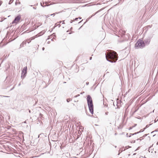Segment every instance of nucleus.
<instances>
[{
	"instance_id": "obj_21",
	"label": "nucleus",
	"mask_w": 158,
	"mask_h": 158,
	"mask_svg": "<svg viewBox=\"0 0 158 158\" xmlns=\"http://www.w3.org/2000/svg\"><path fill=\"white\" fill-rule=\"evenodd\" d=\"M158 144V142L157 143V144Z\"/></svg>"
},
{
	"instance_id": "obj_3",
	"label": "nucleus",
	"mask_w": 158,
	"mask_h": 158,
	"mask_svg": "<svg viewBox=\"0 0 158 158\" xmlns=\"http://www.w3.org/2000/svg\"><path fill=\"white\" fill-rule=\"evenodd\" d=\"M145 46V44L142 40H138L135 44V46L136 48H142Z\"/></svg>"
},
{
	"instance_id": "obj_4",
	"label": "nucleus",
	"mask_w": 158,
	"mask_h": 158,
	"mask_svg": "<svg viewBox=\"0 0 158 158\" xmlns=\"http://www.w3.org/2000/svg\"><path fill=\"white\" fill-rule=\"evenodd\" d=\"M27 73V67H24L21 73V78L23 79L26 77V74Z\"/></svg>"
},
{
	"instance_id": "obj_16",
	"label": "nucleus",
	"mask_w": 158,
	"mask_h": 158,
	"mask_svg": "<svg viewBox=\"0 0 158 158\" xmlns=\"http://www.w3.org/2000/svg\"><path fill=\"white\" fill-rule=\"evenodd\" d=\"M42 49H43V50H44V48H42Z\"/></svg>"
},
{
	"instance_id": "obj_19",
	"label": "nucleus",
	"mask_w": 158,
	"mask_h": 158,
	"mask_svg": "<svg viewBox=\"0 0 158 158\" xmlns=\"http://www.w3.org/2000/svg\"><path fill=\"white\" fill-rule=\"evenodd\" d=\"M79 18L80 19H81V17H79Z\"/></svg>"
},
{
	"instance_id": "obj_7",
	"label": "nucleus",
	"mask_w": 158,
	"mask_h": 158,
	"mask_svg": "<svg viewBox=\"0 0 158 158\" xmlns=\"http://www.w3.org/2000/svg\"><path fill=\"white\" fill-rule=\"evenodd\" d=\"M135 137H132L131 138V139H132V140H131V139L130 140L131 141V143H134L135 142V140H136V139H137L138 138H134Z\"/></svg>"
},
{
	"instance_id": "obj_12",
	"label": "nucleus",
	"mask_w": 158,
	"mask_h": 158,
	"mask_svg": "<svg viewBox=\"0 0 158 158\" xmlns=\"http://www.w3.org/2000/svg\"><path fill=\"white\" fill-rule=\"evenodd\" d=\"M60 12H56L55 13H54V14H55V15H56V14H58Z\"/></svg>"
},
{
	"instance_id": "obj_15",
	"label": "nucleus",
	"mask_w": 158,
	"mask_h": 158,
	"mask_svg": "<svg viewBox=\"0 0 158 158\" xmlns=\"http://www.w3.org/2000/svg\"><path fill=\"white\" fill-rule=\"evenodd\" d=\"M127 136H129V137H131V136H129V135L128 134V133H127Z\"/></svg>"
},
{
	"instance_id": "obj_6",
	"label": "nucleus",
	"mask_w": 158,
	"mask_h": 158,
	"mask_svg": "<svg viewBox=\"0 0 158 158\" xmlns=\"http://www.w3.org/2000/svg\"><path fill=\"white\" fill-rule=\"evenodd\" d=\"M37 37V35H36L35 36H33L32 37L30 38L29 39L27 40V41L28 43H29L31 42V41L34 39L35 38Z\"/></svg>"
},
{
	"instance_id": "obj_14",
	"label": "nucleus",
	"mask_w": 158,
	"mask_h": 158,
	"mask_svg": "<svg viewBox=\"0 0 158 158\" xmlns=\"http://www.w3.org/2000/svg\"><path fill=\"white\" fill-rule=\"evenodd\" d=\"M2 1H0V6L2 4Z\"/></svg>"
},
{
	"instance_id": "obj_11",
	"label": "nucleus",
	"mask_w": 158,
	"mask_h": 158,
	"mask_svg": "<svg viewBox=\"0 0 158 158\" xmlns=\"http://www.w3.org/2000/svg\"><path fill=\"white\" fill-rule=\"evenodd\" d=\"M45 16L46 17V18H48V17H49V15H45Z\"/></svg>"
},
{
	"instance_id": "obj_2",
	"label": "nucleus",
	"mask_w": 158,
	"mask_h": 158,
	"mask_svg": "<svg viewBox=\"0 0 158 158\" xmlns=\"http://www.w3.org/2000/svg\"><path fill=\"white\" fill-rule=\"evenodd\" d=\"M87 101L89 110L91 113L93 114L94 112V105L92 98L89 95L87 96Z\"/></svg>"
},
{
	"instance_id": "obj_9",
	"label": "nucleus",
	"mask_w": 158,
	"mask_h": 158,
	"mask_svg": "<svg viewBox=\"0 0 158 158\" xmlns=\"http://www.w3.org/2000/svg\"><path fill=\"white\" fill-rule=\"evenodd\" d=\"M136 124H135L133 126H131V127L128 128V129L129 130H130L131 129H132L133 127L136 126Z\"/></svg>"
},
{
	"instance_id": "obj_13",
	"label": "nucleus",
	"mask_w": 158,
	"mask_h": 158,
	"mask_svg": "<svg viewBox=\"0 0 158 158\" xmlns=\"http://www.w3.org/2000/svg\"><path fill=\"white\" fill-rule=\"evenodd\" d=\"M55 15V14L53 13V14H51L50 15H53V16H54Z\"/></svg>"
},
{
	"instance_id": "obj_8",
	"label": "nucleus",
	"mask_w": 158,
	"mask_h": 158,
	"mask_svg": "<svg viewBox=\"0 0 158 158\" xmlns=\"http://www.w3.org/2000/svg\"><path fill=\"white\" fill-rule=\"evenodd\" d=\"M38 27V26H37L36 25H35L33 26V27H32V28H31V31H33V30L35 29H36Z\"/></svg>"
},
{
	"instance_id": "obj_17",
	"label": "nucleus",
	"mask_w": 158,
	"mask_h": 158,
	"mask_svg": "<svg viewBox=\"0 0 158 158\" xmlns=\"http://www.w3.org/2000/svg\"><path fill=\"white\" fill-rule=\"evenodd\" d=\"M78 19V18H76V19H75V20H77V19Z\"/></svg>"
},
{
	"instance_id": "obj_10",
	"label": "nucleus",
	"mask_w": 158,
	"mask_h": 158,
	"mask_svg": "<svg viewBox=\"0 0 158 158\" xmlns=\"http://www.w3.org/2000/svg\"><path fill=\"white\" fill-rule=\"evenodd\" d=\"M13 1L14 0H10V1L9 2V4H10V3H12Z\"/></svg>"
},
{
	"instance_id": "obj_1",
	"label": "nucleus",
	"mask_w": 158,
	"mask_h": 158,
	"mask_svg": "<svg viewBox=\"0 0 158 158\" xmlns=\"http://www.w3.org/2000/svg\"><path fill=\"white\" fill-rule=\"evenodd\" d=\"M117 56L116 52L113 51H110V52H107L106 54V59L111 62H116L118 59Z\"/></svg>"
},
{
	"instance_id": "obj_20",
	"label": "nucleus",
	"mask_w": 158,
	"mask_h": 158,
	"mask_svg": "<svg viewBox=\"0 0 158 158\" xmlns=\"http://www.w3.org/2000/svg\"><path fill=\"white\" fill-rule=\"evenodd\" d=\"M67 102H69V101H68V99H67Z\"/></svg>"
},
{
	"instance_id": "obj_18",
	"label": "nucleus",
	"mask_w": 158,
	"mask_h": 158,
	"mask_svg": "<svg viewBox=\"0 0 158 158\" xmlns=\"http://www.w3.org/2000/svg\"><path fill=\"white\" fill-rule=\"evenodd\" d=\"M91 59H92V57H90V60H91Z\"/></svg>"
},
{
	"instance_id": "obj_5",
	"label": "nucleus",
	"mask_w": 158,
	"mask_h": 158,
	"mask_svg": "<svg viewBox=\"0 0 158 158\" xmlns=\"http://www.w3.org/2000/svg\"><path fill=\"white\" fill-rule=\"evenodd\" d=\"M21 18L20 15H19L17 16L15 19L13 21V23H17L20 21Z\"/></svg>"
}]
</instances>
